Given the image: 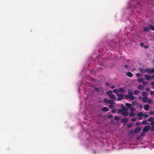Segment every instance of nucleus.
<instances>
[{
    "instance_id": "nucleus-1",
    "label": "nucleus",
    "mask_w": 154,
    "mask_h": 154,
    "mask_svg": "<svg viewBox=\"0 0 154 154\" xmlns=\"http://www.w3.org/2000/svg\"><path fill=\"white\" fill-rule=\"evenodd\" d=\"M128 95H126L125 96V98L127 99H130L133 100L134 99V96L133 95V93L132 91H129L128 92Z\"/></svg>"
},
{
    "instance_id": "nucleus-2",
    "label": "nucleus",
    "mask_w": 154,
    "mask_h": 154,
    "mask_svg": "<svg viewBox=\"0 0 154 154\" xmlns=\"http://www.w3.org/2000/svg\"><path fill=\"white\" fill-rule=\"evenodd\" d=\"M117 96L118 97L117 100L118 101H120L122 99H124V94L121 93L117 94Z\"/></svg>"
},
{
    "instance_id": "nucleus-3",
    "label": "nucleus",
    "mask_w": 154,
    "mask_h": 154,
    "mask_svg": "<svg viewBox=\"0 0 154 154\" xmlns=\"http://www.w3.org/2000/svg\"><path fill=\"white\" fill-rule=\"evenodd\" d=\"M150 126L149 125L145 126L143 129V131L144 132H147L149 130Z\"/></svg>"
},
{
    "instance_id": "nucleus-4",
    "label": "nucleus",
    "mask_w": 154,
    "mask_h": 154,
    "mask_svg": "<svg viewBox=\"0 0 154 154\" xmlns=\"http://www.w3.org/2000/svg\"><path fill=\"white\" fill-rule=\"evenodd\" d=\"M137 116H138V119L140 120L142 119L141 117L143 116V114L142 112H140L137 114Z\"/></svg>"
},
{
    "instance_id": "nucleus-5",
    "label": "nucleus",
    "mask_w": 154,
    "mask_h": 154,
    "mask_svg": "<svg viewBox=\"0 0 154 154\" xmlns=\"http://www.w3.org/2000/svg\"><path fill=\"white\" fill-rule=\"evenodd\" d=\"M128 121V118H122L121 120V122L122 123H125L127 122Z\"/></svg>"
},
{
    "instance_id": "nucleus-6",
    "label": "nucleus",
    "mask_w": 154,
    "mask_h": 154,
    "mask_svg": "<svg viewBox=\"0 0 154 154\" xmlns=\"http://www.w3.org/2000/svg\"><path fill=\"white\" fill-rule=\"evenodd\" d=\"M146 72L149 73H151L153 72L152 69L148 68H146Z\"/></svg>"
},
{
    "instance_id": "nucleus-7",
    "label": "nucleus",
    "mask_w": 154,
    "mask_h": 154,
    "mask_svg": "<svg viewBox=\"0 0 154 154\" xmlns=\"http://www.w3.org/2000/svg\"><path fill=\"white\" fill-rule=\"evenodd\" d=\"M109 98L111 99H116V97L112 93V94H109Z\"/></svg>"
},
{
    "instance_id": "nucleus-8",
    "label": "nucleus",
    "mask_w": 154,
    "mask_h": 154,
    "mask_svg": "<svg viewBox=\"0 0 154 154\" xmlns=\"http://www.w3.org/2000/svg\"><path fill=\"white\" fill-rule=\"evenodd\" d=\"M141 130V128L139 127H137L135 128L134 132L136 133H138Z\"/></svg>"
},
{
    "instance_id": "nucleus-9",
    "label": "nucleus",
    "mask_w": 154,
    "mask_h": 154,
    "mask_svg": "<svg viewBox=\"0 0 154 154\" xmlns=\"http://www.w3.org/2000/svg\"><path fill=\"white\" fill-rule=\"evenodd\" d=\"M144 76L145 79L147 80H149L151 79V76L147 74L145 75Z\"/></svg>"
},
{
    "instance_id": "nucleus-10",
    "label": "nucleus",
    "mask_w": 154,
    "mask_h": 154,
    "mask_svg": "<svg viewBox=\"0 0 154 154\" xmlns=\"http://www.w3.org/2000/svg\"><path fill=\"white\" fill-rule=\"evenodd\" d=\"M149 105L148 104H146L144 105L143 107L144 109L146 111H148L149 109Z\"/></svg>"
},
{
    "instance_id": "nucleus-11",
    "label": "nucleus",
    "mask_w": 154,
    "mask_h": 154,
    "mask_svg": "<svg viewBox=\"0 0 154 154\" xmlns=\"http://www.w3.org/2000/svg\"><path fill=\"white\" fill-rule=\"evenodd\" d=\"M124 111L122 109H122H119L118 110L117 112L119 114L123 115L124 113Z\"/></svg>"
},
{
    "instance_id": "nucleus-12",
    "label": "nucleus",
    "mask_w": 154,
    "mask_h": 154,
    "mask_svg": "<svg viewBox=\"0 0 154 154\" xmlns=\"http://www.w3.org/2000/svg\"><path fill=\"white\" fill-rule=\"evenodd\" d=\"M125 106L128 108H131L132 107V105L129 103H127L125 104Z\"/></svg>"
},
{
    "instance_id": "nucleus-13",
    "label": "nucleus",
    "mask_w": 154,
    "mask_h": 154,
    "mask_svg": "<svg viewBox=\"0 0 154 154\" xmlns=\"http://www.w3.org/2000/svg\"><path fill=\"white\" fill-rule=\"evenodd\" d=\"M102 110L103 111H104V112H106L108 111L109 110V109L107 107H103L102 109Z\"/></svg>"
},
{
    "instance_id": "nucleus-14",
    "label": "nucleus",
    "mask_w": 154,
    "mask_h": 154,
    "mask_svg": "<svg viewBox=\"0 0 154 154\" xmlns=\"http://www.w3.org/2000/svg\"><path fill=\"white\" fill-rule=\"evenodd\" d=\"M149 27H144L143 28V30L145 31L149 32L150 31Z\"/></svg>"
},
{
    "instance_id": "nucleus-15",
    "label": "nucleus",
    "mask_w": 154,
    "mask_h": 154,
    "mask_svg": "<svg viewBox=\"0 0 154 154\" xmlns=\"http://www.w3.org/2000/svg\"><path fill=\"white\" fill-rule=\"evenodd\" d=\"M108 103L110 104H114L115 102L112 100H108Z\"/></svg>"
},
{
    "instance_id": "nucleus-16",
    "label": "nucleus",
    "mask_w": 154,
    "mask_h": 154,
    "mask_svg": "<svg viewBox=\"0 0 154 154\" xmlns=\"http://www.w3.org/2000/svg\"><path fill=\"white\" fill-rule=\"evenodd\" d=\"M126 74L127 76L130 77H131L133 76V74L130 72H128L126 73Z\"/></svg>"
},
{
    "instance_id": "nucleus-17",
    "label": "nucleus",
    "mask_w": 154,
    "mask_h": 154,
    "mask_svg": "<svg viewBox=\"0 0 154 154\" xmlns=\"http://www.w3.org/2000/svg\"><path fill=\"white\" fill-rule=\"evenodd\" d=\"M119 92L122 93H123L125 92V90L122 88H119Z\"/></svg>"
},
{
    "instance_id": "nucleus-18",
    "label": "nucleus",
    "mask_w": 154,
    "mask_h": 154,
    "mask_svg": "<svg viewBox=\"0 0 154 154\" xmlns=\"http://www.w3.org/2000/svg\"><path fill=\"white\" fill-rule=\"evenodd\" d=\"M147 100V98L146 97H143L142 101L143 102L146 103Z\"/></svg>"
},
{
    "instance_id": "nucleus-19",
    "label": "nucleus",
    "mask_w": 154,
    "mask_h": 154,
    "mask_svg": "<svg viewBox=\"0 0 154 154\" xmlns=\"http://www.w3.org/2000/svg\"><path fill=\"white\" fill-rule=\"evenodd\" d=\"M148 121L149 122H152L154 121V118L152 117H150L148 119Z\"/></svg>"
},
{
    "instance_id": "nucleus-20",
    "label": "nucleus",
    "mask_w": 154,
    "mask_h": 154,
    "mask_svg": "<svg viewBox=\"0 0 154 154\" xmlns=\"http://www.w3.org/2000/svg\"><path fill=\"white\" fill-rule=\"evenodd\" d=\"M122 105L123 106L122 109L123 110H124V111L127 112L128 110V109H127L126 107L124 106L123 104H122Z\"/></svg>"
},
{
    "instance_id": "nucleus-21",
    "label": "nucleus",
    "mask_w": 154,
    "mask_h": 154,
    "mask_svg": "<svg viewBox=\"0 0 154 154\" xmlns=\"http://www.w3.org/2000/svg\"><path fill=\"white\" fill-rule=\"evenodd\" d=\"M140 93V91L138 90H135L134 91V94L138 95Z\"/></svg>"
},
{
    "instance_id": "nucleus-22",
    "label": "nucleus",
    "mask_w": 154,
    "mask_h": 154,
    "mask_svg": "<svg viewBox=\"0 0 154 154\" xmlns=\"http://www.w3.org/2000/svg\"><path fill=\"white\" fill-rule=\"evenodd\" d=\"M135 114L133 112H131L129 113V116L130 117H133L135 116Z\"/></svg>"
},
{
    "instance_id": "nucleus-23",
    "label": "nucleus",
    "mask_w": 154,
    "mask_h": 154,
    "mask_svg": "<svg viewBox=\"0 0 154 154\" xmlns=\"http://www.w3.org/2000/svg\"><path fill=\"white\" fill-rule=\"evenodd\" d=\"M143 79L142 78H139L137 79V81L139 82H142Z\"/></svg>"
},
{
    "instance_id": "nucleus-24",
    "label": "nucleus",
    "mask_w": 154,
    "mask_h": 154,
    "mask_svg": "<svg viewBox=\"0 0 154 154\" xmlns=\"http://www.w3.org/2000/svg\"><path fill=\"white\" fill-rule=\"evenodd\" d=\"M138 89L140 90H142L144 89L142 85H139L138 86Z\"/></svg>"
},
{
    "instance_id": "nucleus-25",
    "label": "nucleus",
    "mask_w": 154,
    "mask_h": 154,
    "mask_svg": "<svg viewBox=\"0 0 154 154\" xmlns=\"http://www.w3.org/2000/svg\"><path fill=\"white\" fill-rule=\"evenodd\" d=\"M129 114V113L128 112H124L123 115L125 116H127Z\"/></svg>"
},
{
    "instance_id": "nucleus-26",
    "label": "nucleus",
    "mask_w": 154,
    "mask_h": 154,
    "mask_svg": "<svg viewBox=\"0 0 154 154\" xmlns=\"http://www.w3.org/2000/svg\"><path fill=\"white\" fill-rule=\"evenodd\" d=\"M147 102L149 104H151L152 103V101L151 99H150L148 100L147 99Z\"/></svg>"
},
{
    "instance_id": "nucleus-27",
    "label": "nucleus",
    "mask_w": 154,
    "mask_h": 154,
    "mask_svg": "<svg viewBox=\"0 0 154 154\" xmlns=\"http://www.w3.org/2000/svg\"><path fill=\"white\" fill-rule=\"evenodd\" d=\"M112 91L110 90L106 92V94L108 95L109 96V94H112Z\"/></svg>"
},
{
    "instance_id": "nucleus-28",
    "label": "nucleus",
    "mask_w": 154,
    "mask_h": 154,
    "mask_svg": "<svg viewBox=\"0 0 154 154\" xmlns=\"http://www.w3.org/2000/svg\"><path fill=\"white\" fill-rule=\"evenodd\" d=\"M140 72L142 73H144L146 72V68L145 69H142L140 70Z\"/></svg>"
},
{
    "instance_id": "nucleus-29",
    "label": "nucleus",
    "mask_w": 154,
    "mask_h": 154,
    "mask_svg": "<svg viewBox=\"0 0 154 154\" xmlns=\"http://www.w3.org/2000/svg\"><path fill=\"white\" fill-rule=\"evenodd\" d=\"M120 117L118 116H116L114 117V119L116 120H119L120 119Z\"/></svg>"
},
{
    "instance_id": "nucleus-30",
    "label": "nucleus",
    "mask_w": 154,
    "mask_h": 154,
    "mask_svg": "<svg viewBox=\"0 0 154 154\" xmlns=\"http://www.w3.org/2000/svg\"><path fill=\"white\" fill-rule=\"evenodd\" d=\"M149 29L152 30L154 31V26L151 25L149 26Z\"/></svg>"
},
{
    "instance_id": "nucleus-31",
    "label": "nucleus",
    "mask_w": 154,
    "mask_h": 154,
    "mask_svg": "<svg viewBox=\"0 0 154 154\" xmlns=\"http://www.w3.org/2000/svg\"><path fill=\"white\" fill-rule=\"evenodd\" d=\"M142 83L143 85H146L148 84L147 82H146V81H143L142 82Z\"/></svg>"
},
{
    "instance_id": "nucleus-32",
    "label": "nucleus",
    "mask_w": 154,
    "mask_h": 154,
    "mask_svg": "<svg viewBox=\"0 0 154 154\" xmlns=\"http://www.w3.org/2000/svg\"><path fill=\"white\" fill-rule=\"evenodd\" d=\"M113 92L115 93H118L119 92V90L116 89H114Z\"/></svg>"
},
{
    "instance_id": "nucleus-33",
    "label": "nucleus",
    "mask_w": 154,
    "mask_h": 154,
    "mask_svg": "<svg viewBox=\"0 0 154 154\" xmlns=\"http://www.w3.org/2000/svg\"><path fill=\"white\" fill-rule=\"evenodd\" d=\"M136 110V109L135 108H131L130 111L131 112H133L134 111Z\"/></svg>"
},
{
    "instance_id": "nucleus-34",
    "label": "nucleus",
    "mask_w": 154,
    "mask_h": 154,
    "mask_svg": "<svg viewBox=\"0 0 154 154\" xmlns=\"http://www.w3.org/2000/svg\"><path fill=\"white\" fill-rule=\"evenodd\" d=\"M132 125H133L131 123H129L127 125V126L128 128H130L132 127Z\"/></svg>"
},
{
    "instance_id": "nucleus-35",
    "label": "nucleus",
    "mask_w": 154,
    "mask_h": 154,
    "mask_svg": "<svg viewBox=\"0 0 154 154\" xmlns=\"http://www.w3.org/2000/svg\"><path fill=\"white\" fill-rule=\"evenodd\" d=\"M141 123L143 125H146L147 124V122L146 121H143Z\"/></svg>"
},
{
    "instance_id": "nucleus-36",
    "label": "nucleus",
    "mask_w": 154,
    "mask_h": 154,
    "mask_svg": "<svg viewBox=\"0 0 154 154\" xmlns=\"http://www.w3.org/2000/svg\"><path fill=\"white\" fill-rule=\"evenodd\" d=\"M117 109H114L112 110L111 112L113 113H115L116 112Z\"/></svg>"
},
{
    "instance_id": "nucleus-37",
    "label": "nucleus",
    "mask_w": 154,
    "mask_h": 154,
    "mask_svg": "<svg viewBox=\"0 0 154 154\" xmlns=\"http://www.w3.org/2000/svg\"><path fill=\"white\" fill-rule=\"evenodd\" d=\"M142 94L143 96H146L147 95V93L146 92H143L142 93Z\"/></svg>"
},
{
    "instance_id": "nucleus-38",
    "label": "nucleus",
    "mask_w": 154,
    "mask_h": 154,
    "mask_svg": "<svg viewBox=\"0 0 154 154\" xmlns=\"http://www.w3.org/2000/svg\"><path fill=\"white\" fill-rule=\"evenodd\" d=\"M114 107V104H110L109 106V107L110 109H112V108H113Z\"/></svg>"
},
{
    "instance_id": "nucleus-39",
    "label": "nucleus",
    "mask_w": 154,
    "mask_h": 154,
    "mask_svg": "<svg viewBox=\"0 0 154 154\" xmlns=\"http://www.w3.org/2000/svg\"><path fill=\"white\" fill-rule=\"evenodd\" d=\"M108 118L109 119H111L113 117V116L111 114H109L108 116Z\"/></svg>"
},
{
    "instance_id": "nucleus-40",
    "label": "nucleus",
    "mask_w": 154,
    "mask_h": 154,
    "mask_svg": "<svg viewBox=\"0 0 154 154\" xmlns=\"http://www.w3.org/2000/svg\"><path fill=\"white\" fill-rule=\"evenodd\" d=\"M94 90L97 92H99L100 91L99 89L98 88H94Z\"/></svg>"
},
{
    "instance_id": "nucleus-41",
    "label": "nucleus",
    "mask_w": 154,
    "mask_h": 154,
    "mask_svg": "<svg viewBox=\"0 0 154 154\" xmlns=\"http://www.w3.org/2000/svg\"><path fill=\"white\" fill-rule=\"evenodd\" d=\"M106 85L107 86H110V83L107 82L105 83Z\"/></svg>"
},
{
    "instance_id": "nucleus-42",
    "label": "nucleus",
    "mask_w": 154,
    "mask_h": 154,
    "mask_svg": "<svg viewBox=\"0 0 154 154\" xmlns=\"http://www.w3.org/2000/svg\"><path fill=\"white\" fill-rule=\"evenodd\" d=\"M150 128L151 131H154V126H151Z\"/></svg>"
},
{
    "instance_id": "nucleus-43",
    "label": "nucleus",
    "mask_w": 154,
    "mask_h": 154,
    "mask_svg": "<svg viewBox=\"0 0 154 154\" xmlns=\"http://www.w3.org/2000/svg\"><path fill=\"white\" fill-rule=\"evenodd\" d=\"M108 100L106 98H105L104 99V103H108Z\"/></svg>"
},
{
    "instance_id": "nucleus-44",
    "label": "nucleus",
    "mask_w": 154,
    "mask_h": 154,
    "mask_svg": "<svg viewBox=\"0 0 154 154\" xmlns=\"http://www.w3.org/2000/svg\"><path fill=\"white\" fill-rule=\"evenodd\" d=\"M143 116L145 118H147L149 117L148 115L147 114H143Z\"/></svg>"
},
{
    "instance_id": "nucleus-45",
    "label": "nucleus",
    "mask_w": 154,
    "mask_h": 154,
    "mask_svg": "<svg viewBox=\"0 0 154 154\" xmlns=\"http://www.w3.org/2000/svg\"><path fill=\"white\" fill-rule=\"evenodd\" d=\"M145 132H144L143 131V132L141 133V135L142 136H144L145 135Z\"/></svg>"
},
{
    "instance_id": "nucleus-46",
    "label": "nucleus",
    "mask_w": 154,
    "mask_h": 154,
    "mask_svg": "<svg viewBox=\"0 0 154 154\" xmlns=\"http://www.w3.org/2000/svg\"><path fill=\"white\" fill-rule=\"evenodd\" d=\"M149 114L151 115H154V112L152 111H151L149 112Z\"/></svg>"
},
{
    "instance_id": "nucleus-47",
    "label": "nucleus",
    "mask_w": 154,
    "mask_h": 154,
    "mask_svg": "<svg viewBox=\"0 0 154 154\" xmlns=\"http://www.w3.org/2000/svg\"><path fill=\"white\" fill-rule=\"evenodd\" d=\"M145 90L146 91H150V89L149 88H146L145 89Z\"/></svg>"
},
{
    "instance_id": "nucleus-48",
    "label": "nucleus",
    "mask_w": 154,
    "mask_h": 154,
    "mask_svg": "<svg viewBox=\"0 0 154 154\" xmlns=\"http://www.w3.org/2000/svg\"><path fill=\"white\" fill-rule=\"evenodd\" d=\"M131 121L133 122H135L136 121V119L135 118H132Z\"/></svg>"
},
{
    "instance_id": "nucleus-49",
    "label": "nucleus",
    "mask_w": 154,
    "mask_h": 154,
    "mask_svg": "<svg viewBox=\"0 0 154 154\" xmlns=\"http://www.w3.org/2000/svg\"><path fill=\"white\" fill-rule=\"evenodd\" d=\"M136 76L137 77H140L141 76V74L140 73H137L136 74Z\"/></svg>"
},
{
    "instance_id": "nucleus-50",
    "label": "nucleus",
    "mask_w": 154,
    "mask_h": 154,
    "mask_svg": "<svg viewBox=\"0 0 154 154\" xmlns=\"http://www.w3.org/2000/svg\"><path fill=\"white\" fill-rule=\"evenodd\" d=\"M140 124H141V123L139 122H136V125L137 126H139L140 125Z\"/></svg>"
},
{
    "instance_id": "nucleus-51",
    "label": "nucleus",
    "mask_w": 154,
    "mask_h": 154,
    "mask_svg": "<svg viewBox=\"0 0 154 154\" xmlns=\"http://www.w3.org/2000/svg\"><path fill=\"white\" fill-rule=\"evenodd\" d=\"M141 137L140 136H138L137 137V140H139L141 139Z\"/></svg>"
},
{
    "instance_id": "nucleus-52",
    "label": "nucleus",
    "mask_w": 154,
    "mask_h": 154,
    "mask_svg": "<svg viewBox=\"0 0 154 154\" xmlns=\"http://www.w3.org/2000/svg\"><path fill=\"white\" fill-rule=\"evenodd\" d=\"M151 85L152 86H154V82H152L150 83Z\"/></svg>"
},
{
    "instance_id": "nucleus-53",
    "label": "nucleus",
    "mask_w": 154,
    "mask_h": 154,
    "mask_svg": "<svg viewBox=\"0 0 154 154\" xmlns=\"http://www.w3.org/2000/svg\"><path fill=\"white\" fill-rule=\"evenodd\" d=\"M150 94L151 95L154 94V91H151L150 92Z\"/></svg>"
},
{
    "instance_id": "nucleus-54",
    "label": "nucleus",
    "mask_w": 154,
    "mask_h": 154,
    "mask_svg": "<svg viewBox=\"0 0 154 154\" xmlns=\"http://www.w3.org/2000/svg\"><path fill=\"white\" fill-rule=\"evenodd\" d=\"M130 134H133L134 133V131H132V130H131V131H130Z\"/></svg>"
},
{
    "instance_id": "nucleus-55",
    "label": "nucleus",
    "mask_w": 154,
    "mask_h": 154,
    "mask_svg": "<svg viewBox=\"0 0 154 154\" xmlns=\"http://www.w3.org/2000/svg\"><path fill=\"white\" fill-rule=\"evenodd\" d=\"M150 125H154V122H153H153H151L150 123Z\"/></svg>"
},
{
    "instance_id": "nucleus-56",
    "label": "nucleus",
    "mask_w": 154,
    "mask_h": 154,
    "mask_svg": "<svg viewBox=\"0 0 154 154\" xmlns=\"http://www.w3.org/2000/svg\"><path fill=\"white\" fill-rule=\"evenodd\" d=\"M136 103V102L134 101H133L132 102V104L133 105H134Z\"/></svg>"
},
{
    "instance_id": "nucleus-57",
    "label": "nucleus",
    "mask_w": 154,
    "mask_h": 154,
    "mask_svg": "<svg viewBox=\"0 0 154 154\" xmlns=\"http://www.w3.org/2000/svg\"><path fill=\"white\" fill-rule=\"evenodd\" d=\"M124 67L126 68H127L128 67V66L127 65H125L124 66Z\"/></svg>"
},
{
    "instance_id": "nucleus-58",
    "label": "nucleus",
    "mask_w": 154,
    "mask_h": 154,
    "mask_svg": "<svg viewBox=\"0 0 154 154\" xmlns=\"http://www.w3.org/2000/svg\"><path fill=\"white\" fill-rule=\"evenodd\" d=\"M115 86L114 85H112L111 87V88L112 89H113L115 88Z\"/></svg>"
},
{
    "instance_id": "nucleus-59",
    "label": "nucleus",
    "mask_w": 154,
    "mask_h": 154,
    "mask_svg": "<svg viewBox=\"0 0 154 154\" xmlns=\"http://www.w3.org/2000/svg\"><path fill=\"white\" fill-rule=\"evenodd\" d=\"M152 71H153L152 73H154V67L153 68V69H152Z\"/></svg>"
},
{
    "instance_id": "nucleus-60",
    "label": "nucleus",
    "mask_w": 154,
    "mask_h": 154,
    "mask_svg": "<svg viewBox=\"0 0 154 154\" xmlns=\"http://www.w3.org/2000/svg\"><path fill=\"white\" fill-rule=\"evenodd\" d=\"M152 78L153 79H154V75L152 76Z\"/></svg>"
},
{
    "instance_id": "nucleus-61",
    "label": "nucleus",
    "mask_w": 154,
    "mask_h": 154,
    "mask_svg": "<svg viewBox=\"0 0 154 154\" xmlns=\"http://www.w3.org/2000/svg\"><path fill=\"white\" fill-rule=\"evenodd\" d=\"M140 97H138V99H140Z\"/></svg>"
},
{
    "instance_id": "nucleus-62",
    "label": "nucleus",
    "mask_w": 154,
    "mask_h": 154,
    "mask_svg": "<svg viewBox=\"0 0 154 154\" xmlns=\"http://www.w3.org/2000/svg\"><path fill=\"white\" fill-rule=\"evenodd\" d=\"M142 44H143V43H141V45H142Z\"/></svg>"
},
{
    "instance_id": "nucleus-63",
    "label": "nucleus",
    "mask_w": 154,
    "mask_h": 154,
    "mask_svg": "<svg viewBox=\"0 0 154 154\" xmlns=\"http://www.w3.org/2000/svg\"><path fill=\"white\" fill-rule=\"evenodd\" d=\"M153 63H154V60H153Z\"/></svg>"
},
{
    "instance_id": "nucleus-64",
    "label": "nucleus",
    "mask_w": 154,
    "mask_h": 154,
    "mask_svg": "<svg viewBox=\"0 0 154 154\" xmlns=\"http://www.w3.org/2000/svg\"><path fill=\"white\" fill-rule=\"evenodd\" d=\"M153 48H154V46L153 47Z\"/></svg>"
}]
</instances>
